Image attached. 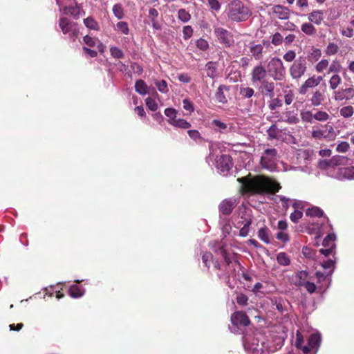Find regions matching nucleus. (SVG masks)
I'll use <instances>...</instances> for the list:
<instances>
[{
    "label": "nucleus",
    "instance_id": "1",
    "mask_svg": "<svg viewBox=\"0 0 354 354\" xmlns=\"http://www.w3.org/2000/svg\"><path fill=\"white\" fill-rule=\"evenodd\" d=\"M213 250L217 256H220L223 261L220 263L218 261L214 263V268L218 270V276L219 278L225 279L227 285L231 288H234L230 279L233 281L236 279V272L241 265L236 259L235 253L230 249L231 245H212Z\"/></svg>",
    "mask_w": 354,
    "mask_h": 354
},
{
    "label": "nucleus",
    "instance_id": "2",
    "mask_svg": "<svg viewBox=\"0 0 354 354\" xmlns=\"http://www.w3.org/2000/svg\"><path fill=\"white\" fill-rule=\"evenodd\" d=\"M242 185L245 192L263 194L265 192H277L281 186L276 180L264 176H252L250 174L237 180Z\"/></svg>",
    "mask_w": 354,
    "mask_h": 354
},
{
    "label": "nucleus",
    "instance_id": "3",
    "mask_svg": "<svg viewBox=\"0 0 354 354\" xmlns=\"http://www.w3.org/2000/svg\"><path fill=\"white\" fill-rule=\"evenodd\" d=\"M225 12L229 19L236 22L246 21L252 15L250 8L241 0L231 1L227 4Z\"/></svg>",
    "mask_w": 354,
    "mask_h": 354
},
{
    "label": "nucleus",
    "instance_id": "4",
    "mask_svg": "<svg viewBox=\"0 0 354 354\" xmlns=\"http://www.w3.org/2000/svg\"><path fill=\"white\" fill-rule=\"evenodd\" d=\"M328 218L324 212L318 207H311V236L315 235V239H318L324 235V232L328 228L326 222Z\"/></svg>",
    "mask_w": 354,
    "mask_h": 354
},
{
    "label": "nucleus",
    "instance_id": "5",
    "mask_svg": "<svg viewBox=\"0 0 354 354\" xmlns=\"http://www.w3.org/2000/svg\"><path fill=\"white\" fill-rule=\"evenodd\" d=\"M252 223V215L251 210L245 207L239 208V214L233 219V224L235 228L239 230L238 232H234L241 237H246L250 231V226Z\"/></svg>",
    "mask_w": 354,
    "mask_h": 354
},
{
    "label": "nucleus",
    "instance_id": "6",
    "mask_svg": "<svg viewBox=\"0 0 354 354\" xmlns=\"http://www.w3.org/2000/svg\"><path fill=\"white\" fill-rule=\"evenodd\" d=\"M280 156L278 151L272 147L265 149L261 154L259 164L261 168L270 172L279 171Z\"/></svg>",
    "mask_w": 354,
    "mask_h": 354
},
{
    "label": "nucleus",
    "instance_id": "7",
    "mask_svg": "<svg viewBox=\"0 0 354 354\" xmlns=\"http://www.w3.org/2000/svg\"><path fill=\"white\" fill-rule=\"evenodd\" d=\"M243 346L245 351L252 354H259L262 348H259V333L251 328L243 332Z\"/></svg>",
    "mask_w": 354,
    "mask_h": 354
},
{
    "label": "nucleus",
    "instance_id": "8",
    "mask_svg": "<svg viewBox=\"0 0 354 354\" xmlns=\"http://www.w3.org/2000/svg\"><path fill=\"white\" fill-rule=\"evenodd\" d=\"M270 76L277 81L283 80L286 75V69L282 61L278 57H272L268 64V71Z\"/></svg>",
    "mask_w": 354,
    "mask_h": 354
},
{
    "label": "nucleus",
    "instance_id": "9",
    "mask_svg": "<svg viewBox=\"0 0 354 354\" xmlns=\"http://www.w3.org/2000/svg\"><path fill=\"white\" fill-rule=\"evenodd\" d=\"M231 322L232 326H230V329L233 333H243L241 328L250 324L248 315L241 311H236L231 315Z\"/></svg>",
    "mask_w": 354,
    "mask_h": 354
},
{
    "label": "nucleus",
    "instance_id": "10",
    "mask_svg": "<svg viewBox=\"0 0 354 354\" xmlns=\"http://www.w3.org/2000/svg\"><path fill=\"white\" fill-rule=\"evenodd\" d=\"M59 26L64 35H68L71 41H74L77 37L79 30L77 24L68 19L62 17L59 19Z\"/></svg>",
    "mask_w": 354,
    "mask_h": 354
},
{
    "label": "nucleus",
    "instance_id": "11",
    "mask_svg": "<svg viewBox=\"0 0 354 354\" xmlns=\"http://www.w3.org/2000/svg\"><path fill=\"white\" fill-rule=\"evenodd\" d=\"M333 274V270L325 271L324 273L317 272L315 279L317 280V285L314 282H311V294L316 290H319V292H322L326 288L328 277Z\"/></svg>",
    "mask_w": 354,
    "mask_h": 354
},
{
    "label": "nucleus",
    "instance_id": "12",
    "mask_svg": "<svg viewBox=\"0 0 354 354\" xmlns=\"http://www.w3.org/2000/svg\"><path fill=\"white\" fill-rule=\"evenodd\" d=\"M232 159L230 155H221L216 160V167L217 171L223 176H227L232 168Z\"/></svg>",
    "mask_w": 354,
    "mask_h": 354
},
{
    "label": "nucleus",
    "instance_id": "13",
    "mask_svg": "<svg viewBox=\"0 0 354 354\" xmlns=\"http://www.w3.org/2000/svg\"><path fill=\"white\" fill-rule=\"evenodd\" d=\"M214 35L218 39L219 42L226 47H230L234 44V38L232 34L221 27L214 28Z\"/></svg>",
    "mask_w": 354,
    "mask_h": 354
},
{
    "label": "nucleus",
    "instance_id": "14",
    "mask_svg": "<svg viewBox=\"0 0 354 354\" xmlns=\"http://www.w3.org/2000/svg\"><path fill=\"white\" fill-rule=\"evenodd\" d=\"M267 73V70L261 64L255 66L250 73L252 84L254 85L260 84V82L266 80Z\"/></svg>",
    "mask_w": 354,
    "mask_h": 354
},
{
    "label": "nucleus",
    "instance_id": "15",
    "mask_svg": "<svg viewBox=\"0 0 354 354\" xmlns=\"http://www.w3.org/2000/svg\"><path fill=\"white\" fill-rule=\"evenodd\" d=\"M293 281L298 286H304L310 292V277L306 270L297 272L293 277Z\"/></svg>",
    "mask_w": 354,
    "mask_h": 354
},
{
    "label": "nucleus",
    "instance_id": "16",
    "mask_svg": "<svg viewBox=\"0 0 354 354\" xmlns=\"http://www.w3.org/2000/svg\"><path fill=\"white\" fill-rule=\"evenodd\" d=\"M306 70V63L305 59L300 58L295 61L290 68V74L294 79L301 77Z\"/></svg>",
    "mask_w": 354,
    "mask_h": 354
},
{
    "label": "nucleus",
    "instance_id": "17",
    "mask_svg": "<svg viewBox=\"0 0 354 354\" xmlns=\"http://www.w3.org/2000/svg\"><path fill=\"white\" fill-rule=\"evenodd\" d=\"M326 91V86L325 84H322L318 88H311V93L313 96L311 97V104L315 106H318L322 104V102L325 99V93Z\"/></svg>",
    "mask_w": 354,
    "mask_h": 354
},
{
    "label": "nucleus",
    "instance_id": "18",
    "mask_svg": "<svg viewBox=\"0 0 354 354\" xmlns=\"http://www.w3.org/2000/svg\"><path fill=\"white\" fill-rule=\"evenodd\" d=\"M259 91L263 95L272 98L274 97V83L265 80L260 82Z\"/></svg>",
    "mask_w": 354,
    "mask_h": 354
},
{
    "label": "nucleus",
    "instance_id": "19",
    "mask_svg": "<svg viewBox=\"0 0 354 354\" xmlns=\"http://www.w3.org/2000/svg\"><path fill=\"white\" fill-rule=\"evenodd\" d=\"M238 201L236 198L223 200L219 205V211L222 214H230L236 206Z\"/></svg>",
    "mask_w": 354,
    "mask_h": 354
},
{
    "label": "nucleus",
    "instance_id": "20",
    "mask_svg": "<svg viewBox=\"0 0 354 354\" xmlns=\"http://www.w3.org/2000/svg\"><path fill=\"white\" fill-rule=\"evenodd\" d=\"M354 96V88L350 87L334 92L335 101L349 100Z\"/></svg>",
    "mask_w": 354,
    "mask_h": 354
},
{
    "label": "nucleus",
    "instance_id": "21",
    "mask_svg": "<svg viewBox=\"0 0 354 354\" xmlns=\"http://www.w3.org/2000/svg\"><path fill=\"white\" fill-rule=\"evenodd\" d=\"M271 10L279 19H288L290 17V10L288 8L281 5H275L272 7Z\"/></svg>",
    "mask_w": 354,
    "mask_h": 354
},
{
    "label": "nucleus",
    "instance_id": "22",
    "mask_svg": "<svg viewBox=\"0 0 354 354\" xmlns=\"http://www.w3.org/2000/svg\"><path fill=\"white\" fill-rule=\"evenodd\" d=\"M303 344L304 337L301 333L297 330L295 337V346L297 348L301 349L304 354H307L310 352V338L308 339L307 345L303 346Z\"/></svg>",
    "mask_w": 354,
    "mask_h": 354
},
{
    "label": "nucleus",
    "instance_id": "23",
    "mask_svg": "<svg viewBox=\"0 0 354 354\" xmlns=\"http://www.w3.org/2000/svg\"><path fill=\"white\" fill-rule=\"evenodd\" d=\"M61 11H62L64 14H70L75 19H78L80 16L84 15V10L79 6L63 7Z\"/></svg>",
    "mask_w": 354,
    "mask_h": 354
},
{
    "label": "nucleus",
    "instance_id": "24",
    "mask_svg": "<svg viewBox=\"0 0 354 354\" xmlns=\"http://www.w3.org/2000/svg\"><path fill=\"white\" fill-rule=\"evenodd\" d=\"M321 342L322 335L319 333H311V353L315 354L317 352Z\"/></svg>",
    "mask_w": 354,
    "mask_h": 354
},
{
    "label": "nucleus",
    "instance_id": "25",
    "mask_svg": "<svg viewBox=\"0 0 354 354\" xmlns=\"http://www.w3.org/2000/svg\"><path fill=\"white\" fill-rule=\"evenodd\" d=\"M158 15H159V13L156 9L153 8L149 9L148 17H149V19L151 20L152 27L155 30H160L161 29V26L157 20Z\"/></svg>",
    "mask_w": 354,
    "mask_h": 354
},
{
    "label": "nucleus",
    "instance_id": "26",
    "mask_svg": "<svg viewBox=\"0 0 354 354\" xmlns=\"http://www.w3.org/2000/svg\"><path fill=\"white\" fill-rule=\"evenodd\" d=\"M263 49V47L261 44H252L250 46V51L256 60H259L262 58Z\"/></svg>",
    "mask_w": 354,
    "mask_h": 354
},
{
    "label": "nucleus",
    "instance_id": "27",
    "mask_svg": "<svg viewBox=\"0 0 354 354\" xmlns=\"http://www.w3.org/2000/svg\"><path fill=\"white\" fill-rule=\"evenodd\" d=\"M224 90L228 91V87L225 85H220L215 93L216 100L222 104H225L227 102V98L223 93Z\"/></svg>",
    "mask_w": 354,
    "mask_h": 354
},
{
    "label": "nucleus",
    "instance_id": "28",
    "mask_svg": "<svg viewBox=\"0 0 354 354\" xmlns=\"http://www.w3.org/2000/svg\"><path fill=\"white\" fill-rule=\"evenodd\" d=\"M314 118L317 121H326L329 118V115L323 111H318L317 109L311 110V119Z\"/></svg>",
    "mask_w": 354,
    "mask_h": 354
},
{
    "label": "nucleus",
    "instance_id": "29",
    "mask_svg": "<svg viewBox=\"0 0 354 354\" xmlns=\"http://www.w3.org/2000/svg\"><path fill=\"white\" fill-rule=\"evenodd\" d=\"M205 69L206 71L207 75L214 79L217 76V68L216 63L213 62H209L206 64L205 66Z\"/></svg>",
    "mask_w": 354,
    "mask_h": 354
},
{
    "label": "nucleus",
    "instance_id": "30",
    "mask_svg": "<svg viewBox=\"0 0 354 354\" xmlns=\"http://www.w3.org/2000/svg\"><path fill=\"white\" fill-rule=\"evenodd\" d=\"M68 293L73 298H80L84 295V289L77 285H73L68 289Z\"/></svg>",
    "mask_w": 354,
    "mask_h": 354
},
{
    "label": "nucleus",
    "instance_id": "31",
    "mask_svg": "<svg viewBox=\"0 0 354 354\" xmlns=\"http://www.w3.org/2000/svg\"><path fill=\"white\" fill-rule=\"evenodd\" d=\"M135 90L137 93L142 95H145L149 93L148 87L146 83L142 80H138L136 82Z\"/></svg>",
    "mask_w": 354,
    "mask_h": 354
},
{
    "label": "nucleus",
    "instance_id": "32",
    "mask_svg": "<svg viewBox=\"0 0 354 354\" xmlns=\"http://www.w3.org/2000/svg\"><path fill=\"white\" fill-rule=\"evenodd\" d=\"M292 207L295 208V211L290 214V218L293 223H296L302 217L303 212L298 209L299 204L297 202L292 203Z\"/></svg>",
    "mask_w": 354,
    "mask_h": 354
},
{
    "label": "nucleus",
    "instance_id": "33",
    "mask_svg": "<svg viewBox=\"0 0 354 354\" xmlns=\"http://www.w3.org/2000/svg\"><path fill=\"white\" fill-rule=\"evenodd\" d=\"M153 83L160 93L166 94L169 92L167 83L165 80L156 79L153 80Z\"/></svg>",
    "mask_w": 354,
    "mask_h": 354
},
{
    "label": "nucleus",
    "instance_id": "34",
    "mask_svg": "<svg viewBox=\"0 0 354 354\" xmlns=\"http://www.w3.org/2000/svg\"><path fill=\"white\" fill-rule=\"evenodd\" d=\"M84 24L88 28L93 30H99L100 26L98 23L92 17H88L84 19Z\"/></svg>",
    "mask_w": 354,
    "mask_h": 354
},
{
    "label": "nucleus",
    "instance_id": "35",
    "mask_svg": "<svg viewBox=\"0 0 354 354\" xmlns=\"http://www.w3.org/2000/svg\"><path fill=\"white\" fill-rule=\"evenodd\" d=\"M171 125L176 128L184 129H187L191 127V124L189 122L181 118H176Z\"/></svg>",
    "mask_w": 354,
    "mask_h": 354
},
{
    "label": "nucleus",
    "instance_id": "36",
    "mask_svg": "<svg viewBox=\"0 0 354 354\" xmlns=\"http://www.w3.org/2000/svg\"><path fill=\"white\" fill-rule=\"evenodd\" d=\"M115 30L120 33L123 35H129V25L125 21H119L117 23Z\"/></svg>",
    "mask_w": 354,
    "mask_h": 354
},
{
    "label": "nucleus",
    "instance_id": "37",
    "mask_svg": "<svg viewBox=\"0 0 354 354\" xmlns=\"http://www.w3.org/2000/svg\"><path fill=\"white\" fill-rule=\"evenodd\" d=\"M354 113V109L352 106L348 105L344 106L339 109V114L345 118H348L353 116Z\"/></svg>",
    "mask_w": 354,
    "mask_h": 354
},
{
    "label": "nucleus",
    "instance_id": "38",
    "mask_svg": "<svg viewBox=\"0 0 354 354\" xmlns=\"http://www.w3.org/2000/svg\"><path fill=\"white\" fill-rule=\"evenodd\" d=\"M178 114V111L173 108H167L165 110V115L168 118V123L171 124V123L177 118L176 115Z\"/></svg>",
    "mask_w": 354,
    "mask_h": 354
},
{
    "label": "nucleus",
    "instance_id": "39",
    "mask_svg": "<svg viewBox=\"0 0 354 354\" xmlns=\"http://www.w3.org/2000/svg\"><path fill=\"white\" fill-rule=\"evenodd\" d=\"M269 232H270V231L267 227H262V228L259 229V230L258 232V236L264 243H270Z\"/></svg>",
    "mask_w": 354,
    "mask_h": 354
},
{
    "label": "nucleus",
    "instance_id": "40",
    "mask_svg": "<svg viewBox=\"0 0 354 354\" xmlns=\"http://www.w3.org/2000/svg\"><path fill=\"white\" fill-rule=\"evenodd\" d=\"M274 201L276 203H281L285 209H287L290 207L291 203V200L289 198L282 195H277L274 198Z\"/></svg>",
    "mask_w": 354,
    "mask_h": 354
},
{
    "label": "nucleus",
    "instance_id": "41",
    "mask_svg": "<svg viewBox=\"0 0 354 354\" xmlns=\"http://www.w3.org/2000/svg\"><path fill=\"white\" fill-rule=\"evenodd\" d=\"M113 13L115 17L118 19H122L124 16V9L120 3H116L113 6Z\"/></svg>",
    "mask_w": 354,
    "mask_h": 354
},
{
    "label": "nucleus",
    "instance_id": "42",
    "mask_svg": "<svg viewBox=\"0 0 354 354\" xmlns=\"http://www.w3.org/2000/svg\"><path fill=\"white\" fill-rule=\"evenodd\" d=\"M328 66L329 67H328V74H329V73L337 74L338 73H339L341 71V69H342V65H341L340 62L337 60L333 61L331 64L330 66L328 65Z\"/></svg>",
    "mask_w": 354,
    "mask_h": 354
},
{
    "label": "nucleus",
    "instance_id": "43",
    "mask_svg": "<svg viewBox=\"0 0 354 354\" xmlns=\"http://www.w3.org/2000/svg\"><path fill=\"white\" fill-rule=\"evenodd\" d=\"M342 82V78L338 74H334L329 80L331 89H336Z\"/></svg>",
    "mask_w": 354,
    "mask_h": 354
},
{
    "label": "nucleus",
    "instance_id": "44",
    "mask_svg": "<svg viewBox=\"0 0 354 354\" xmlns=\"http://www.w3.org/2000/svg\"><path fill=\"white\" fill-rule=\"evenodd\" d=\"M178 19L183 23H187L191 19V15L183 8L178 12Z\"/></svg>",
    "mask_w": 354,
    "mask_h": 354
},
{
    "label": "nucleus",
    "instance_id": "45",
    "mask_svg": "<svg viewBox=\"0 0 354 354\" xmlns=\"http://www.w3.org/2000/svg\"><path fill=\"white\" fill-rule=\"evenodd\" d=\"M239 93L244 98H250L254 95V91L251 87H241Z\"/></svg>",
    "mask_w": 354,
    "mask_h": 354
},
{
    "label": "nucleus",
    "instance_id": "46",
    "mask_svg": "<svg viewBox=\"0 0 354 354\" xmlns=\"http://www.w3.org/2000/svg\"><path fill=\"white\" fill-rule=\"evenodd\" d=\"M212 259H213V257H212V253L205 252L203 254L202 260H203V262L204 263L205 266L207 268H209L211 266V263H213V265L214 266V263L216 261H213Z\"/></svg>",
    "mask_w": 354,
    "mask_h": 354
},
{
    "label": "nucleus",
    "instance_id": "47",
    "mask_svg": "<svg viewBox=\"0 0 354 354\" xmlns=\"http://www.w3.org/2000/svg\"><path fill=\"white\" fill-rule=\"evenodd\" d=\"M277 260L280 265L288 266L290 264V261L288 255L284 252H280L277 257Z\"/></svg>",
    "mask_w": 354,
    "mask_h": 354
},
{
    "label": "nucleus",
    "instance_id": "48",
    "mask_svg": "<svg viewBox=\"0 0 354 354\" xmlns=\"http://www.w3.org/2000/svg\"><path fill=\"white\" fill-rule=\"evenodd\" d=\"M212 127L217 131H223V130L226 129L227 124L223 122H221L219 120H213L212 121Z\"/></svg>",
    "mask_w": 354,
    "mask_h": 354
},
{
    "label": "nucleus",
    "instance_id": "49",
    "mask_svg": "<svg viewBox=\"0 0 354 354\" xmlns=\"http://www.w3.org/2000/svg\"><path fill=\"white\" fill-rule=\"evenodd\" d=\"M284 93V101L286 104L289 105L294 100V95L292 91L290 89H288L287 87L286 89L283 90Z\"/></svg>",
    "mask_w": 354,
    "mask_h": 354
},
{
    "label": "nucleus",
    "instance_id": "50",
    "mask_svg": "<svg viewBox=\"0 0 354 354\" xmlns=\"http://www.w3.org/2000/svg\"><path fill=\"white\" fill-rule=\"evenodd\" d=\"M110 53L112 57L116 59H121L124 57L123 51L116 46L110 48Z\"/></svg>",
    "mask_w": 354,
    "mask_h": 354
},
{
    "label": "nucleus",
    "instance_id": "51",
    "mask_svg": "<svg viewBox=\"0 0 354 354\" xmlns=\"http://www.w3.org/2000/svg\"><path fill=\"white\" fill-rule=\"evenodd\" d=\"M331 167H335L343 164L344 157L341 156H334L329 159Z\"/></svg>",
    "mask_w": 354,
    "mask_h": 354
},
{
    "label": "nucleus",
    "instance_id": "52",
    "mask_svg": "<svg viewBox=\"0 0 354 354\" xmlns=\"http://www.w3.org/2000/svg\"><path fill=\"white\" fill-rule=\"evenodd\" d=\"M339 47L334 43H329L326 49V54L328 55H334L337 53Z\"/></svg>",
    "mask_w": 354,
    "mask_h": 354
},
{
    "label": "nucleus",
    "instance_id": "53",
    "mask_svg": "<svg viewBox=\"0 0 354 354\" xmlns=\"http://www.w3.org/2000/svg\"><path fill=\"white\" fill-rule=\"evenodd\" d=\"M335 259H329L326 261H324L322 263V266L323 267V268L324 270H326V271H328L327 270H334V267H335Z\"/></svg>",
    "mask_w": 354,
    "mask_h": 354
},
{
    "label": "nucleus",
    "instance_id": "54",
    "mask_svg": "<svg viewBox=\"0 0 354 354\" xmlns=\"http://www.w3.org/2000/svg\"><path fill=\"white\" fill-rule=\"evenodd\" d=\"M270 99H271V100L268 105L270 110H274L278 107L282 106L283 102H282L281 100H280L277 97L274 98V97Z\"/></svg>",
    "mask_w": 354,
    "mask_h": 354
},
{
    "label": "nucleus",
    "instance_id": "55",
    "mask_svg": "<svg viewBox=\"0 0 354 354\" xmlns=\"http://www.w3.org/2000/svg\"><path fill=\"white\" fill-rule=\"evenodd\" d=\"M329 62L327 59H322L315 66L317 72L322 73L328 67Z\"/></svg>",
    "mask_w": 354,
    "mask_h": 354
},
{
    "label": "nucleus",
    "instance_id": "56",
    "mask_svg": "<svg viewBox=\"0 0 354 354\" xmlns=\"http://www.w3.org/2000/svg\"><path fill=\"white\" fill-rule=\"evenodd\" d=\"M196 45L198 49L203 51L206 50L209 48L208 42L203 38L198 39L196 42Z\"/></svg>",
    "mask_w": 354,
    "mask_h": 354
},
{
    "label": "nucleus",
    "instance_id": "57",
    "mask_svg": "<svg viewBox=\"0 0 354 354\" xmlns=\"http://www.w3.org/2000/svg\"><path fill=\"white\" fill-rule=\"evenodd\" d=\"M335 245H331V246L328 248L320 249L319 252L321 254H322L325 257H328L332 254L333 257L335 258L334 257V255L335 253Z\"/></svg>",
    "mask_w": 354,
    "mask_h": 354
},
{
    "label": "nucleus",
    "instance_id": "58",
    "mask_svg": "<svg viewBox=\"0 0 354 354\" xmlns=\"http://www.w3.org/2000/svg\"><path fill=\"white\" fill-rule=\"evenodd\" d=\"M145 102H146V105L151 111H155L158 109V104L151 97H147L145 100Z\"/></svg>",
    "mask_w": 354,
    "mask_h": 354
},
{
    "label": "nucleus",
    "instance_id": "59",
    "mask_svg": "<svg viewBox=\"0 0 354 354\" xmlns=\"http://www.w3.org/2000/svg\"><path fill=\"white\" fill-rule=\"evenodd\" d=\"M271 42L274 46H279L283 42V37L279 32L274 33L272 37Z\"/></svg>",
    "mask_w": 354,
    "mask_h": 354
},
{
    "label": "nucleus",
    "instance_id": "60",
    "mask_svg": "<svg viewBox=\"0 0 354 354\" xmlns=\"http://www.w3.org/2000/svg\"><path fill=\"white\" fill-rule=\"evenodd\" d=\"M83 40L84 43L90 47H94L95 46L98 39L94 37H91L88 35H86L84 37Z\"/></svg>",
    "mask_w": 354,
    "mask_h": 354
},
{
    "label": "nucleus",
    "instance_id": "61",
    "mask_svg": "<svg viewBox=\"0 0 354 354\" xmlns=\"http://www.w3.org/2000/svg\"><path fill=\"white\" fill-rule=\"evenodd\" d=\"M183 38L187 40L189 39L193 35V28L190 26H185L183 30Z\"/></svg>",
    "mask_w": 354,
    "mask_h": 354
},
{
    "label": "nucleus",
    "instance_id": "62",
    "mask_svg": "<svg viewBox=\"0 0 354 354\" xmlns=\"http://www.w3.org/2000/svg\"><path fill=\"white\" fill-rule=\"evenodd\" d=\"M267 133L270 138H276L278 136V129L275 124H272L268 130Z\"/></svg>",
    "mask_w": 354,
    "mask_h": 354
},
{
    "label": "nucleus",
    "instance_id": "63",
    "mask_svg": "<svg viewBox=\"0 0 354 354\" xmlns=\"http://www.w3.org/2000/svg\"><path fill=\"white\" fill-rule=\"evenodd\" d=\"M183 109L186 111H189L190 113L194 112V108L193 103L187 98H185L183 100Z\"/></svg>",
    "mask_w": 354,
    "mask_h": 354
},
{
    "label": "nucleus",
    "instance_id": "64",
    "mask_svg": "<svg viewBox=\"0 0 354 354\" xmlns=\"http://www.w3.org/2000/svg\"><path fill=\"white\" fill-rule=\"evenodd\" d=\"M349 149V144L347 142H341L336 147L338 152L345 153Z\"/></svg>",
    "mask_w": 354,
    "mask_h": 354
}]
</instances>
